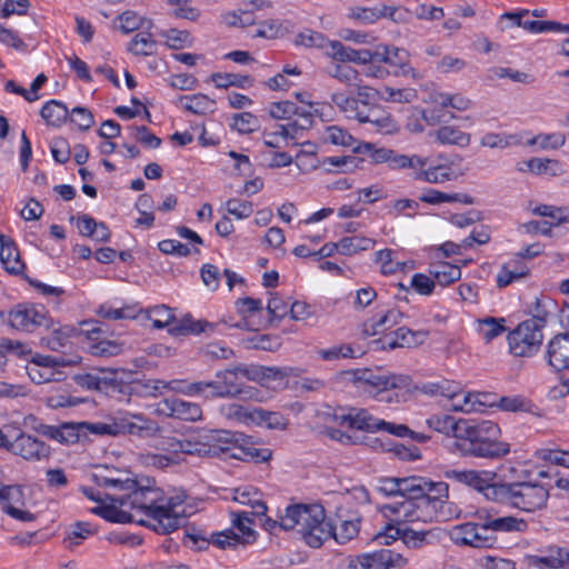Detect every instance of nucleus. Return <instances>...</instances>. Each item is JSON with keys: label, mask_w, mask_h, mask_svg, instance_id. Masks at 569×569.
<instances>
[{"label": "nucleus", "mask_w": 569, "mask_h": 569, "mask_svg": "<svg viewBox=\"0 0 569 569\" xmlns=\"http://www.w3.org/2000/svg\"><path fill=\"white\" fill-rule=\"evenodd\" d=\"M183 501L184 496H167L160 488L138 487L136 482L127 495L113 497L110 505L97 506L91 512L111 522H136L168 535L183 521Z\"/></svg>", "instance_id": "obj_1"}, {"label": "nucleus", "mask_w": 569, "mask_h": 569, "mask_svg": "<svg viewBox=\"0 0 569 569\" xmlns=\"http://www.w3.org/2000/svg\"><path fill=\"white\" fill-rule=\"evenodd\" d=\"M448 502L449 485L447 482L415 477L410 498L386 503L380 507V511L397 525L430 523L446 518L443 508Z\"/></svg>", "instance_id": "obj_2"}, {"label": "nucleus", "mask_w": 569, "mask_h": 569, "mask_svg": "<svg viewBox=\"0 0 569 569\" xmlns=\"http://www.w3.org/2000/svg\"><path fill=\"white\" fill-rule=\"evenodd\" d=\"M340 379L345 385L389 403L406 402L416 389L412 379L407 375L382 373L369 368L345 370L340 373Z\"/></svg>", "instance_id": "obj_3"}, {"label": "nucleus", "mask_w": 569, "mask_h": 569, "mask_svg": "<svg viewBox=\"0 0 569 569\" xmlns=\"http://www.w3.org/2000/svg\"><path fill=\"white\" fill-rule=\"evenodd\" d=\"M500 427L491 420L460 418L458 441L465 455L478 458H501L510 452L508 442L498 440Z\"/></svg>", "instance_id": "obj_4"}, {"label": "nucleus", "mask_w": 569, "mask_h": 569, "mask_svg": "<svg viewBox=\"0 0 569 569\" xmlns=\"http://www.w3.org/2000/svg\"><path fill=\"white\" fill-rule=\"evenodd\" d=\"M284 530H297L311 548H319L330 539V522L326 520L325 509L320 505H293L286 508L280 521H272Z\"/></svg>", "instance_id": "obj_5"}, {"label": "nucleus", "mask_w": 569, "mask_h": 569, "mask_svg": "<svg viewBox=\"0 0 569 569\" xmlns=\"http://www.w3.org/2000/svg\"><path fill=\"white\" fill-rule=\"evenodd\" d=\"M12 351L26 358V372L36 385L61 382L66 380L67 373L63 371V368L76 363L62 357H53L38 352L33 353L21 343H17Z\"/></svg>", "instance_id": "obj_6"}, {"label": "nucleus", "mask_w": 569, "mask_h": 569, "mask_svg": "<svg viewBox=\"0 0 569 569\" xmlns=\"http://www.w3.org/2000/svg\"><path fill=\"white\" fill-rule=\"evenodd\" d=\"M355 86L357 97H349L343 92L331 94V101L348 119L359 118L366 111L377 108L372 102L381 99V91L370 86L360 84V80Z\"/></svg>", "instance_id": "obj_7"}, {"label": "nucleus", "mask_w": 569, "mask_h": 569, "mask_svg": "<svg viewBox=\"0 0 569 569\" xmlns=\"http://www.w3.org/2000/svg\"><path fill=\"white\" fill-rule=\"evenodd\" d=\"M542 325L529 319L508 335L510 352L516 357H530L536 353L542 343Z\"/></svg>", "instance_id": "obj_8"}, {"label": "nucleus", "mask_w": 569, "mask_h": 569, "mask_svg": "<svg viewBox=\"0 0 569 569\" xmlns=\"http://www.w3.org/2000/svg\"><path fill=\"white\" fill-rule=\"evenodd\" d=\"M355 151L362 154L366 160L372 164L387 163L392 170L407 169L409 167H417L423 164V161L418 158V154L407 156L396 152L392 149L378 147L371 142H360L355 148Z\"/></svg>", "instance_id": "obj_9"}, {"label": "nucleus", "mask_w": 569, "mask_h": 569, "mask_svg": "<svg viewBox=\"0 0 569 569\" xmlns=\"http://www.w3.org/2000/svg\"><path fill=\"white\" fill-rule=\"evenodd\" d=\"M549 491L540 483L511 482L509 505L525 512H535L547 506Z\"/></svg>", "instance_id": "obj_10"}, {"label": "nucleus", "mask_w": 569, "mask_h": 569, "mask_svg": "<svg viewBox=\"0 0 569 569\" xmlns=\"http://www.w3.org/2000/svg\"><path fill=\"white\" fill-rule=\"evenodd\" d=\"M7 322L13 329L33 332L40 327L49 328L50 319L43 306L19 303L8 311Z\"/></svg>", "instance_id": "obj_11"}, {"label": "nucleus", "mask_w": 569, "mask_h": 569, "mask_svg": "<svg viewBox=\"0 0 569 569\" xmlns=\"http://www.w3.org/2000/svg\"><path fill=\"white\" fill-rule=\"evenodd\" d=\"M449 538L459 547L491 548L497 543V538L488 535L485 521L456 525L449 530Z\"/></svg>", "instance_id": "obj_12"}, {"label": "nucleus", "mask_w": 569, "mask_h": 569, "mask_svg": "<svg viewBox=\"0 0 569 569\" xmlns=\"http://www.w3.org/2000/svg\"><path fill=\"white\" fill-rule=\"evenodd\" d=\"M408 560L400 553L388 549L365 553L352 559L350 569H391L403 568Z\"/></svg>", "instance_id": "obj_13"}, {"label": "nucleus", "mask_w": 569, "mask_h": 569, "mask_svg": "<svg viewBox=\"0 0 569 569\" xmlns=\"http://www.w3.org/2000/svg\"><path fill=\"white\" fill-rule=\"evenodd\" d=\"M8 451L30 462L48 460L51 456V448L49 445L37 437L23 432L13 441H10Z\"/></svg>", "instance_id": "obj_14"}, {"label": "nucleus", "mask_w": 569, "mask_h": 569, "mask_svg": "<svg viewBox=\"0 0 569 569\" xmlns=\"http://www.w3.org/2000/svg\"><path fill=\"white\" fill-rule=\"evenodd\" d=\"M118 436L131 435L142 438L154 437L160 431L159 423L142 413H130L117 416Z\"/></svg>", "instance_id": "obj_15"}, {"label": "nucleus", "mask_w": 569, "mask_h": 569, "mask_svg": "<svg viewBox=\"0 0 569 569\" xmlns=\"http://www.w3.org/2000/svg\"><path fill=\"white\" fill-rule=\"evenodd\" d=\"M250 371L249 366L238 365L234 367L227 368L224 370H218L214 375L216 378H220L223 390L228 392V398H253V391L251 388H243V380L250 381V376L247 373Z\"/></svg>", "instance_id": "obj_16"}, {"label": "nucleus", "mask_w": 569, "mask_h": 569, "mask_svg": "<svg viewBox=\"0 0 569 569\" xmlns=\"http://www.w3.org/2000/svg\"><path fill=\"white\" fill-rule=\"evenodd\" d=\"M156 412L184 421H198L202 417V409L198 403L179 398L163 399L158 403Z\"/></svg>", "instance_id": "obj_17"}, {"label": "nucleus", "mask_w": 569, "mask_h": 569, "mask_svg": "<svg viewBox=\"0 0 569 569\" xmlns=\"http://www.w3.org/2000/svg\"><path fill=\"white\" fill-rule=\"evenodd\" d=\"M207 453L211 457L229 456L240 458L242 449L238 446V439L233 433L226 430H214L204 435Z\"/></svg>", "instance_id": "obj_18"}, {"label": "nucleus", "mask_w": 569, "mask_h": 569, "mask_svg": "<svg viewBox=\"0 0 569 569\" xmlns=\"http://www.w3.org/2000/svg\"><path fill=\"white\" fill-rule=\"evenodd\" d=\"M478 519L485 521L489 536L496 537L498 533L525 532L528 523L525 519L515 516H496L489 511H478Z\"/></svg>", "instance_id": "obj_19"}, {"label": "nucleus", "mask_w": 569, "mask_h": 569, "mask_svg": "<svg viewBox=\"0 0 569 569\" xmlns=\"http://www.w3.org/2000/svg\"><path fill=\"white\" fill-rule=\"evenodd\" d=\"M429 332L427 330H411L407 327H400L397 330L386 335L378 342L383 350H393L398 348H415L422 345Z\"/></svg>", "instance_id": "obj_20"}, {"label": "nucleus", "mask_w": 569, "mask_h": 569, "mask_svg": "<svg viewBox=\"0 0 569 569\" xmlns=\"http://www.w3.org/2000/svg\"><path fill=\"white\" fill-rule=\"evenodd\" d=\"M548 365L556 371L569 370V333H558L547 345Z\"/></svg>", "instance_id": "obj_21"}, {"label": "nucleus", "mask_w": 569, "mask_h": 569, "mask_svg": "<svg viewBox=\"0 0 569 569\" xmlns=\"http://www.w3.org/2000/svg\"><path fill=\"white\" fill-rule=\"evenodd\" d=\"M443 476L447 479L467 485L479 492L482 491L483 486H487L488 481L497 479V473L489 470L449 469L445 471Z\"/></svg>", "instance_id": "obj_22"}, {"label": "nucleus", "mask_w": 569, "mask_h": 569, "mask_svg": "<svg viewBox=\"0 0 569 569\" xmlns=\"http://www.w3.org/2000/svg\"><path fill=\"white\" fill-rule=\"evenodd\" d=\"M402 319L403 313L399 309L390 308L368 319L362 326V331L366 336L382 335L400 325Z\"/></svg>", "instance_id": "obj_23"}, {"label": "nucleus", "mask_w": 569, "mask_h": 569, "mask_svg": "<svg viewBox=\"0 0 569 569\" xmlns=\"http://www.w3.org/2000/svg\"><path fill=\"white\" fill-rule=\"evenodd\" d=\"M418 158L423 161V164L409 167L410 169L415 170L413 178L416 180L425 181L428 183H445L452 179L453 172L450 166L437 164L426 168L428 164V158L421 156H418Z\"/></svg>", "instance_id": "obj_24"}, {"label": "nucleus", "mask_w": 569, "mask_h": 569, "mask_svg": "<svg viewBox=\"0 0 569 569\" xmlns=\"http://www.w3.org/2000/svg\"><path fill=\"white\" fill-rule=\"evenodd\" d=\"M36 431L41 436L66 446L74 445L80 441L77 422H64L60 426L42 423L36 429Z\"/></svg>", "instance_id": "obj_25"}, {"label": "nucleus", "mask_w": 569, "mask_h": 569, "mask_svg": "<svg viewBox=\"0 0 569 569\" xmlns=\"http://www.w3.org/2000/svg\"><path fill=\"white\" fill-rule=\"evenodd\" d=\"M232 499L241 505L252 508L251 515L264 516L267 506L262 500L261 492L252 486H241L232 490Z\"/></svg>", "instance_id": "obj_26"}, {"label": "nucleus", "mask_w": 569, "mask_h": 569, "mask_svg": "<svg viewBox=\"0 0 569 569\" xmlns=\"http://www.w3.org/2000/svg\"><path fill=\"white\" fill-rule=\"evenodd\" d=\"M0 261L12 274L20 273L24 267L14 242L2 233H0Z\"/></svg>", "instance_id": "obj_27"}, {"label": "nucleus", "mask_w": 569, "mask_h": 569, "mask_svg": "<svg viewBox=\"0 0 569 569\" xmlns=\"http://www.w3.org/2000/svg\"><path fill=\"white\" fill-rule=\"evenodd\" d=\"M567 548L552 547L549 549L547 556H529L527 558V566L541 569H559L568 568Z\"/></svg>", "instance_id": "obj_28"}, {"label": "nucleus", "mask_w": 569, "mask_h": 569, "mask_svg": "<svg viewBox=\"0 0 569 569\" xmlns=\"http://www.w3.org/2000/svg\"><path fill=\"white\" fill-rule=\"evenodd\" d=\"M79 439L87 438L90 435L98 437H117L118 436V427H117V416L110 417L107 421H80L77 422Z\"/></svg>", "instance_id": "obj_29"}, {"label": "nucleus", "mask_w": 569, "mask_h": 569, "mask_svg": "<svg viewBox=\"0 0 569 569\" xmlns=\"http://www.w3.org/2000/svg\"><path fill=\"white\" fill-rule=\"evenodd\" d=\"M360 526L361 519L358 516L339 519L335 526L330 523V538H333L340 545H345L359 535Z\"/></svg>", "instance_id": "obj_30"}, {"label": "nucleus", "mask_w": 569, "mask_h": 569, "mask_svg": "<svg viewBox=\"0 0 569 569\" xmlns=\"http://www.w3.org/2000/svg\"><path fill=\"white\" fill-rule=\"evenodd\" d=\"M217 326L218 323L206 320H196L190 315H187L180 320L174 318L173 325L169 328V331L172 335H198L201 332H212L216 330Z\"/></svg>", "instance_id": "obj_31"}, {"label": "nucleus", "mask_w": 569, "mask_h": 569, "mask_svg": "<svg viewBox=\"0 0 569 569\" xmlns=\"http://www.w3.org/2000/svg\"><path fill=\"white\" fill-rule=\"evenodd\" d=\"M528 13V10H523L520 12H508L505 17L513 20L517 27H521L530 33L557 32L559 22L523 19Z\"/></svg>", "instance_id": "obj_32"}, {"label": "nucleus", "mask_w": 569, "mask_h": 569, "mask_svg": "<svg viewBox=\"0 0 569 569\" xmlns=\"http://www.w3.org/2000/svg\"><path fill=\"white\" fill-rule=\"evenodd\" d=\"M415 477L383 478L379 481L378 491L385 496H401L410 498L413 489Z\"/></svg>", "instance_id": "obj_33"}, {"label": "nucleus", "mask_w": 569, "mask_h": 569, "mask_svg": "<svg viewBox=\"0 0 569 569\" xmlns=\"http://www.w3.org/2000/svg\"><path fill=\"white\" fill-rule=\"evenodd\" d=\"M302 119V123H298V121H291L286 124L277 126L279 133L282 136L283 142L288 146L289 141H292L293 144H298V140L302 137L303 131L311 127L312 124V114L309 111H301L298 114Z\"/></svg>", "instance_id": "obj_34"}, {"label": "nucleus", "mask_w": 569, "mask_h": 569, "mask_svg": "<svg viewBox=\"0 0 569 569\" xmlns=\"http://www.w3.org/2000/svg\"><path fill=\"white\" fill-rule=\"evenodd\" d=\"M351 420L350 429H359L365 431H380V427H388L389 422L378 419L370 415L366 409L351 408L349 410Z\"/></svg>", "instance_id": "obj_35"}, {"label": "nucleus", "mask_w": 569, "mask_h": 569, "mask_svg": "<svg viewBox=\"0 0 569 569\" xmlns=\"http://www.w3.org/2000/svg\"><path fill=\"white\" fill-rule=\"evenodd\" d=\"M178 104L193 114H207L216 109L214 100L202 93L181 96Z\"/></svg>", "instance_id": "obj_36"}, {"label": "nucleus", "mask_w": 569, "mask_h": 569, "mask_svg": "<svg viewBox=\"0 0 569 569\" xmlns=\"http://www.w3.org/2000/svg\"><path fill=\"white\" fill-rule=\"evenodd\" d=\"M498 408L508 412H527L540 417L539 408L527 397L521 395L501 397Z\"/></svg>", "instance_id": "obj_37"}, {"label": "nucleus", "mask_w": 569, "mask_h": 569, "mask_svg": "<svg viewBox=\"0 0 569 569\" xmlns=\"http://www.w3.org/2000/svg\"><path fill=\"white\" fill-rule=\"evenodd\" d=\"M355 120H358L361 123H371L375 126L376 131L385 134L392 133L397 130V126L393 119L389 114L380 111L378 107L366 111V113L361 114Z\"/></svg>", "instance_id": "obj_38"}, {"label": "nucleus", "mask_w": 569, "mask_h": 569, "mask_svg": "<svg viewBox=\"0 0 569 569\" xmlns=\"http://www.w3.org/2000/svg\"><path fill=\"white\" fill-rule=\"evenodd\" d=\"M529 273V268L518 260H512L502 264L497 274V286L505 288L510 283L525 278Z\"/></svg>", "instance_id": "obj_39"}, {"label": "nucleus", "mask_w": 569, "mask_h": 569, "mask_svg": "<svg viewBox=\"0 0 569 569\" xmlns=\"http://www.w3.org/2000/svg\"><path fill=\"white\" fill-rule=\"evenodd\" d=\"M427 426L447 437L458 439L460 430V418L456 419L449 415H433L426 420Z\"/></svg>", "instance_id": "obj_40"}, {"label": "nucleus", "mask_w": 569, "mask_h": 569, "mask_svg": "<svg viewBox=\"0 0 569 569\" xmlns=\"http://www.w3.org/2000/svg\"><path fill=\"white\" fill-rule=\"evenodd\" d=\"M249 511L231 512V523L238 530L241 545H246L256 540V531L252 528L253 519Z\"/></svg>", "instance_id": "obj_41"}, {"label": "nucleus", "mask_w": 569, "mask_h": 569, "mask_svg": "<svg viewBox=\"0 0 569 569\" xmlns=\"http://www.w3.org/2000/svg\"><path fill=\"white\" fill-rule=\"evenodd\" d=\"M481 393L459 390V398L451 401V410L456 412L471 413L481 411L485 402L480 399Z\"/></svg>", "instance_id": "obj_42"}, {"label": "nucleus", "mask_w": 569, "mask_h": 569, "mask_svg": "<svg viewBox=\"0 0 569 569\" xmlns=\"http://www.w3.org/2000/svg\"><path fill=\"white\" fill-rule=\"evenodd\" d=\"M127 49L134 56H151L157 50V42L148 31H140L127 44Z\"/></svg>", "instance_id": "obj_43"}, {"label": "nucleus", "mask_w": 569, "mask_h": 569, "mask_svg": "<svg viewBox=\"0 0 569 569\" xmlns=\"http://www.w3.org/2000/svg\"><path fill=\"white\" fill-rule=\"evenodd\" d=\"M435 139L441 144H455L459 147H468L470 144V134L458 128L443 126L435 132Z\"/></svg>", "instance_id": "obj_44"}, {"label": "nucleus", "mask_w": 569, "mask_h": 569, "mask_svg": "<svg viewBox=\"0 0 569 569\" xmlns=\"http://www.w3.org/2000/svg\"><path fill=\"white\" fill-rule=\"evenodd\" d=\"M40 114L48 126L60 127L67 121L69 111L62 102L51 100L43 104Z\"/></svg>", "instance_id": "obj_45"}, {"label": "nucleus", "mask_w": 569, "mask_h": 569, "mask_svg": "<svg viewBox=\"0 0 569 569\" xmlns=\"http://www.w3.org/2000/svg\"><path fill=\"white\" fill-rule=\"evenodd\" d=\"M117 22V28L123 33H131L143 28L150 29L152 27V22L150 20L131 10L119 14Z\"/></svg>", "instance_id": "obj_46"}, {"label": "nucleus", "mask_w": 569, "mask_h": 569, "mask_svg": "<svg viewBox=\"0 0 569 569\" xmlns=\"http://www.w3.org/2000/svg\"><path fill=\"white\" fill-rule=\"evenodd\" d=\"M430 274L440 286H448L461 278V270L456 264L439 262L431 267Z\"/></svg>", "instance_id": "obj_47"}, {"label": "nucleus", "mask_w": 569, "mask_h": 569, "mask_svg": "<svg viewBox=\"0 0 569 569\" xmlns=\"http://www.w3.org/2000/svg\"><path fill=\"white\" fill-rule=\"evenodd\" d=\"M123 373L124 370L119 369H100L98 372L100 391L104 393L121 392L123 383L121 375Z\"/></svg>", "instance_id": "obj_48"}, {"label": "nucleus", "mask_w": 569, "mask_h": 569, "mask_svg": "<svg viewBox=\"0 0 569 569\" xmlns=\"http://www.w3.org/2000/svg\"><path fill=\"white\" fill-rule=\"evenodd\" d=\"M503 318L487 317L477 321V330L486 342H490L506 331Z\"/></svg>", "instance_id": "obj_49"}, {"label": "nucleus", "mask_w": 569, "mask_h": 569, "mask_svg": "<svg viewBox=\"0 0 569 569\" xmlns=\"http://www.w3.org/2000/svg\"><path fill=\"white\" fill-rule=\"evenodd\" d=\"M326 73L346 86H353L359 81V71L353 67L333 62L327 67Z\"/></svg>", "instance_id": "obj_50"}, {"label": "nucleus", "mask_w": 569, "mask_h": 569, "mask_svg": "<svg viewBox=\"0 0 569 569\" xmlns=\"http://www.w3.org/2000/svg\"><path fill=\"white\" fill-rule=\"evenodd\" d=\"M375 240L367 237L352 236L339 240L340 253L343 256L357 254L373 248Z\"/></svg>", "instance_id": "obj_51"}, {"label": "nucleus", "mask_w": 569, "mask_h": 569, "mask_svg": "<svg viewBox=\"0 0 569 569\" xmlns=\"http://www.w3.org/2000/svg\"><path fill=\"white\" fill-rule=\"evenodd\" d=\"M97 532L94 526L86 521H78L70 526L64 542L68 548H73L82 543L84 539Z\"/></svg>", "instance_id": "obj_52"}, {"label": "nucleus", "mask_w": 569, "mask_h": 569, "mask_svg": "<svg viewBox=\"0 0 569 569\" xmlns=\"http://www.w3.org/2000/svg\"><path fill=\"white\" fill-rule=\"evenodd\" d=\"M323 141L333 146L355 148L359 143L352 134L339 126H329L323 133Z\"/></svg>", "instance_id": "obj_53"}, {"label": "nucleus", "mask_w": 569, "mask_h": 569, "mask_svg": "<svg viewBox=\"0 0 569 569\" xmlns=\"http://www.w3.org/2000/svg\"><path fill=\"white\" fill-rule=\"evenodd\" d=\"M375 261L379 264L380 271L385 276L395 274L403 270L406 262L396 260V252L391 249H382L376 252Z\"/></svg>", "instance_id": "obj_54"}, {"label": "nucleus", "mask_w": 569, "mask_h": 569, "mask_svg": "<svg viewBox=\"0 0 569 569\" xmlns=\"http://www.w3.org/2000/svg\"><path fill=\"white\" fill-rule=\"evenodd\" d=\"M211 80L217 88L221 89H227L231 86L247 89L253 83L251 77L238 73H213Z\"/></svg>", "instance_id": "obj_55"}, {"label": "nucleus", "mask_w": 569, "mask_h": 569, "mask_svg": "<svg viewBox=\"0 0 569 569\" xmlns=\"http://www.w3.org/2000/svg\"><path fill=\"white\" fill-rule=\"evenodd\" d=\"M250 381L259 382L261 385L267 383L271 380H282L286 377V372L277 367H264L257 365H249Z\"/></svg>", "instance_id": "obj_56"}, {"label": "nucleus", "mask_w": 569, "mask_h": 569, "mask_svg": "<svg viewBox=\"0 0 569 569\" xmlns=\"http://www.w3.org/2000/svg\"><path fill=\"white\" fill-rule=\"evenodd\" d=\"M221 413L229 420L249 425L254 422V408L250 409L239 403H228L220 408Z\"/></svg>", "instance_id": "obj_57"}, {"label": "nucleus", "mask_w": 569, "mask_h": 569, "mask_svg": "<svg viewBox=\"0 0 569 569\" xmlns=\"http://www.w3.org/2000/svg\"><path fill=\"white\" fill-rule=\"evenodd\" d=\"M420 200L422 202L429 203V204H439L443 202H463V203H471L472 200L467 194H459V193H446L436 189H429L427 190L421 197Z\"/></svg>", "instance_id": "obj_58"}, {"label": "nucleus", "mask_w": 569, "mask_h": 569, "mask_svg": "<svg viewBox=\"0 0 569 569\" xmlns=\"http://www.w3.org/2000/svg\"><path fill=\"white\" fill-rule=\"evenodd\" d=\"M254 422H263L269 429L284 430L289 420L280 412L267 411L261 408H254Z\"/></svg>", "instance_id": "obj_59"}, {"label": "nucleus", "mask_w": 569, "mask_h": 569, "mask_svg": "<svg viewBox=\"0 0 569 569\" xmlns=\"http://www.w3.org/2000/svg\"><path fill=\"white\" fill-rule=\"evenodd\" d=\"M116 473L117 475L98 476L99 485L123 492H129V490L134 489L136 480L131 479L126 473L119 471Z\"/></svg>", "instance_id": "obj_60"}, {"label": "nucleus", "mask_w": 569, "mask_h": 569, "mask_svg": "<svg viewBox=\"0 0 569 569\" xmlns=\"http://www.w3.org/2000/svg\"><path fill=\"white\" fill-rule=\"evenodd\" d=\"M435 102L441 108H452L458 111L469 110L472 106V101L461 93H439L435 98Z\"/></svg>", "instance_id": "obj_61"}, {"label": "nucleus", "mask_w": 569, "mask_h": 569, "mask_svg": "<svg viewBox=\"0 0 569 569\" xmlns=\"http://www.w3.org/2000/svg\"><path fill=\"white\" fill-rule=\"evenodd\" d=\"M331 40H329L321 32L313 30H305L297 34L296 43L303 46L306 48H319L322 49L323 52L327 51L328 46Z\"/></svg>", "instance_id": "obj_62"}, {"label": "nucleus", "mask_w": 569, "mask_h": 569, "mask_svg": "<svg viewBox=\"0 0 569 569\" xmlns=\"http://www.w3.org/2000/svg\"><path fill=\"white\" fill-rule=\"evenodd\" d=\"M148 318L151 320L153 327L158 329L164 327L171 328L174 321L173 311L164 305L148 309Z\"/></svg>", "instance_id": "obj_63"}, {"label": "nucleus", "mask_w": 569, "mask_h": 569, "mask_svg": "<svg viewBox=\"0 0 569 569\" xmlns=\"http://www.w3.org/2000/svg\"><path fill=\"white\" fill-rule=\"evenodd\" d=\"M533 213L541 217H548L552 221L550 226H559L563 222L569 221V209L568 208H559L549 204H540L533 209Z\"/></svg>", "instance_id": "obj_64"}]
</instances>
